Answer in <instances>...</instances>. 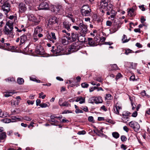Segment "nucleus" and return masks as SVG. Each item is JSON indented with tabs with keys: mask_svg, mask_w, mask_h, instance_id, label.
<instances>
[{
	"mask_svg": "<svg viewBox=\"0 0 150 150\" xmlns=\"http://www.w3.org/2000/svg\"><path fill=\"white\" fill-rule=\"evenodd\" d=\"M13 23L11 21H7L4 32L5 35L11 36L13 34Z\"/></svg>",
	"mask_w": 150,
	"mask_h": 150,
	"instance_id": "obj_1",
	"label": "nucleus"
},
{
	"mask_svg": "<svg viewBox=\"0 0 150 150\" xmlns=\"http://www.w3.org/2000/svg\"><path fill=\"white\" fill-rule=\"evenodd\" d=\"M109 0H102L100 2V7L103 9L107 8L108 11L112 9V5L111 4H108Z\"/></svg>",
	"mask_w": 150,
	"mask_h": 150,
	"instance_id": "obj_2",
	"label": "nucleus"
},
{
	"mask_svg": "<svg viewBox=\"0 0 150 150\" xmlns=\"http://www.w3.org/2000/svg\"><path fill=\"white\" fill-rule=\"evenodd\" d=\"M91 11V9L88 5H83L81 8V12L83 16H89Z\"/></svg>",
	"mask_w": 150,
	"mask_h": 150,
	"instance_id": "obj_3",
	"label": "nucleus"
},
{
	"mask_svg": "<svg viewBox=\"0 0 150 150\" xmlns=\"http://www.w3.org/2000/svg\"><path fill=\"white\" fill-rule=\"evenodd\" d=\"M3 4L1 7L3 10L6 13H8L10 10V4L7 0H4L2 1Z\"/></svg>",
	"mask_w": 150,
	"mask_h": 150,
	"instance_id": "obj_4",
	"label": "nucleus"
},
{
	"mask_svg": "<svg viewBox=\"0 0 150 150\" xmlns=\"http://www.w3.org/2000/svg\"><path fill=\"white\" fill-rule=\"evenodd\" d=\"M78 25L81 30L80 32L81 34H83V35H86L88 33L87 25L84 24L83 21H81L79 24Z\"/></svg>",
	"mask_w": 150,
	"mask_h": 150,
	"instance_id": "obj_5",
	"label": "nucleus"
},
{
	"mask_svg": "<svg viewBox=\"0 0 150 150\" xmlns=\"http://www.w3.org/2000/svg\"><path fill=\"white\" fill-rule=\"evenodd\" d=\"M80 47L78 44L75 42L71 45L69 49L68 50L69 54L76 52L79 50Z\"/></svg>",
	"mask_w": 150,
	"mask_h": 150,
	"instance_id": "obj_6",
	"label": "nucleus"
},
{
	"mask_svg": "<svg viewBox=\"0 0 150 150\" xmlns=\"http://www.w3.org/2000/svg\"><path fill=\"white\" fill-rule=\"evenodd\" d=\"M129 125L135 132H137L139 131L140 126L139 123L135 121H131L129 122Z\"/></svg>",
	"mask_w": 150,
	"mask_h": 150,
	"instance_id": "obj_7",
	"label": "nucleus"
},
{
	"mask_svg": "<svg viewBox=\"0 0 150 150\" xmlns=\"http://www.w3.org/2000/svg\"><path fill=\"white\" fill-rule=\"evenodd\" d=\"M54 13L58 15H62L64 13L63 10L62 8L61 5L58 4L56 5L52 10Z\"/></svg>",
	"mask_w": 150,
	"mask_h": 150,
	"instance_id": "obj_8",
	"label": "nucleus"
},
{
	"mask_svg": "<svg viewBox=\"0 0 150 150\" xmlns=\"http://www.w3.org/2000/svg\"><path fill=\"white\" fill-rule=\"evenodd\" d=\"M121 24L119 23L114 22L112 27L110 29V33H115L121 27Z\"/></svg>",
	"mask_w": 150,
	"mask_h": 150,
	"instance_id": "obj_9",
	"label": "nucleus"
},
{
	"mask_svg": "<svg viewBox=\"0 0 150 150\" xmlns=\"http://www.w3.org/2000/svg\"><path fill=\"white\" fill-rule=\"evenodd\" d=\"M28 20L33 22L35 25H36L39 24L40 22L39 19L36 18L33 15L30 14L28 16Z\"/></svg>",
	"mask_w": 150,
	"mask_h": 150,
	"instance_id": "obj_10",
	"label": "nucleus"
},
{
	"mask_svg": "<svg viewBox=\"0 0 150 150\" xmlns=\"http://www.w3.org/2000/svg\"><path fill=\"white\" fill-rule=\"evenodd\" d=\"M31 38V35L30 34L25 35L23 34L21 36L20 42V45L25 43V42L28 40H29Z\"/></svg>",
	"mask_w": 150,
	"mask_h": 150,
	"instance_id": "obj_11",
	"label": "nucleus"
},
{
	"mask_svg": "<svg viewBox=\"0 0 150 150\" xmlns=\"http://www.w3.org/2000/svg\"><path fill=\"white\" fill-rule=\"evenodd\" d=\"M78 35V34L76 33H71L70 35L68 36L70 43L75 41L77 39Z\"/></svg>",
	"mask_w": 150,
	"mask_h": 150,
	"instance_id": "obj_12",
	"label": "nucleus"
},
{
	"mask_svg": "<svg viewBox=\"0 0 150 150\" xmlns=\"http://www.w3.org/2000/svg\"><path fill=\"white\" fill-rule=\"evenodd\" d=\"M49 5L47 2H43L41 3L38 7L39 10H47L49 8Z\"/></svg>",
	"mask_w": 150,
	"mask_h": 150,
	"instance_id": "obj_13",
	"label": "nucleus"
},
{
	"mask_svg": "<svg viewBox=\"0 0 150 150\" xmlns=\"http://www.w3.org/2000/svg\"><path fill=\"white\" fill-rule=\"evenodd\" d=\"M47 38L52 43H54L56 42L57 38L54 33L52 32L50 34L47 35Z\"/></svg>",
	"mask_w": 150,
	"mask_h": 150,
	"instance_id": "obj_14",
	"label": "nucleus"
},
{
	"mask_svg": "<svg viewBox=\"0 0 150 150\" xmlns=\"http://www.w3.org/2000/svg\"><path fill=\"white\" fill-rule=\"evenodd\" d=\"M63 53V49L61 46L58 45L57 46V49H55L54 53L56 55L55 56L59 55L62 54Z\"/></svg>",
	"mask_w": 150,
	"mask_h": 150,
	"instance_id": "obj_15",
	"label": "nucleus"
},
{
	"mask_svg": "<svg viewBox=\"0 0 150 150\" xmlns=\"http://www.w3.org/2000/svg\"><path fill=\"white\" fill-rule=\"evenodd\" d=\"M18 8L20 13L24 12L27 9L26 7L25 4L23 3H20L18 5Z\"/></svg>",
	"mask_w": 150,
	"mask_h": 150,
	"instance_id": "obj_16",
	"label": "nucleus"
},
{
	"mask_svg": "<svg viewBox=\"0 0 150 150\" xmlns=\"http://www.w3.org/2000/svg\"><path fill=\"white\" fill-rule=\"evenodd\" d=\"M106 14L108 15H111L108 18L109 19H110L111 20H113L116 15V12L112 9L110 11H108Z\"/></svg>",
	"mask_w": 150,
	"mask_h": 150,
	"instance_id": "obj_17",
	"label": "nucleus"
},
{
	"mask_svg": "<svg viewBox=\"0 0 150 150\" xmlns=\"http://www.w3.org/2000/svg\"><path fill=\"white\" fill-rule=\"evenodd\" d=\"M35 52L37 54L43 55L45 54V51L42 47L37 46L35 50Z\"/></svg>",
	"mask_w": 150,
	"mask_h": 150,
	"instance_id": "obj_18",
	"label": "nucleus"
},
{
	"mask_svg": "<svg viewBox=\"0 0 150 150\" xmlns=\"http://www.w3.org/2000/svg\"><path fill=\"white\" fill-rule=\"evenodd\" d=\"M121 106H119L117 103L113 108L114 112L115 114L118 115L119 113L120 110H121Z\"/></svg>",
	"mask_w": 150,
	"mask_h": 150,
	"instance_id": "obj_19",
	"label": "nucleus"
},
{
	"mask_svg": "<svg viewBox=\"0 0 150 150\" xmlns=\"http://www.w3.org/2000/svg\"><path fill=\"white\" fill-rule=\"evenodd\" d=\"M71 24L68 21H64L63 22V27L68 30V31H70V27Z\"/></svg>",
	"mask_w": 150,
	"mask_h": 150,
	"instance_id": "obj_20",
	"label": "nucleus"
},
{
	"mask_svg": "<svg viewBox=\"0 0 150 150\" xmlns=\"http://www.w3.org/2000/svg\"><path fill=\"white\" fill-rule=\"evenodd\" d=\"M57 23V18L55 17H54L48 21V25L49 26H50V25H52Z\"/></svg>",
	"mask_w": 150,
	"mask_h": 150,
	"instance_id": "obj_21",
	"label": "nucleus"
},
{
	"mask_svg": "<svg viewBox=\"0 0 150 150\" xmlns=\"http://www.w3.org/2000/svg\"><path fill=\"white\" fill-rule=\"evenodd\" d=\"M62 42L64 45H68L69 42V41L68 38L64 36L62 38Z\"/></svg>",
	"mask_w": 150,
	"mask_h": 150,
	"instance_id": "obj_22",
	"label": "nucleus"
},
{
	"mask_svg": "<svg viewBox=\"0 0 150 150\" xmlns=\"http://www.w3.org/2000/svg\"><path fill=\"white\" fill-rule=\"evenodd\" d=\"M43 30L41 26H37L36 28H35L34 33L35 34H38L39 33L41 32Z\"/></svg>",
	"mask_w": 150,
	"mask_h": 150,
	"instance_id": "obj_23",
	"label": "nucleus"
},
{
	"mask_svg": "<svg viewBox=\"0 0 150 150\" xmlns=\"http://www.w3.org/2000/svg\"><path fill=\"white\" fill-rule=\"evenodd\" d=\"M6 137V132L0 133V142H4Z\"/></svg>",
	"mask_w": 150,
	"mask_h": 150,
	"instance_id": "obj_24",
	"label": "nucleus"
},
{
	"mask_svg": "<svg viewBox=\"0 0 150 150\" xmlns=\"http://www.w3.org/2000/svg\"><path fill=\"white\" fill-rule=\"evenodd\" d=\"M85 35H81L79 36L78 35L77 39L81 42H85L86 38L85 37Z\"/></svg>",
	"mask_w": 150,
	"mask_h": 150,
	"instance_id": "obj_25",
	"label": "nucleus"
},
{
	"mask_svg": "<svg viewBox=\"0 0 150 150\" xmlns=\"http://www.w3.org/2000/svg\"><path fill=\"white\" fill-rule=\"evenodd\" d=\"M88 44L91 46H95L97 45V44L96 43L95 41L93 40L91 38H88Z\"/></svg>",
	"mask_w": 150,
	"mask_h": 150,
	"instance_id": "obj_26",
	"label": "nucleus"
},
{
	"mask_svg": "<svg viewBox=\"0 0 150 150\" xmlns=\"http://www.w3.org/2000/svg\"><path fill=\"white\" fill-rule=\"evenodd\" d=\"M134 10L133 8L130 9L128 11V15L129 16L131 17L135 16L134 14Z\"/></svg>",
	"mask_w": 150,
	"mask_h": 150,
	"instance_id": "obj_27",
	"label": "nucleus"
},
{
	"mask_svg": "<svg viewBox=\"0 0 150 150\" xmlns=\"http://www.w3.org/2000/svg\"><path fill=\"white\" fill-rule=\"evenodd\" d=\"M103 100L100 97H95V103L96 104L100 103H102Z\"/></svg>",
	"mask_w": 150,
	"mask_h": 150,
	"instance_id": "obj_28",
	"label": "nucleus"
},
{
	"mask_svg": "<svg viewBox=\"0 0 150 150\" xmlns=\"http://www.w3.org/2000/svg\"><path fill=\"white\" fill-rule=\"evenodd\" d=\"M128 65H130L129 67L131 68L135 69L137 66V64L133 62H129Z\"/></svg>",
	"mask_w": 150,
	"mask_h": 150,
	"instance_id": "obj_29",
	"label": "nucleus"
},
{
	"mask_svg": "<svg viewBox=\"0 0 150 150\" xmlns=\"http://www.w3.org/2000/svg\"><path fill=\"white\" fill-rule=\"evenodd\" d=\"M17 82L18 84L20 85L23 84L24 82V79L21 78H18L17 80Z\"/></svg>",
	"mask_w": 150,
	"mask_h": 150,
	"instance_id": "obj_30",
	"label": "nucleus"
},
{
	"mask_svg": "<svg viewBox=\"0 0 150 150\" xmlns=\"http://www.w3.org/2000/svg\"><path fill=\"white\" fill-rule=\"evenodd\" d=\"M129 117L127 116H123L122 118V122L125 123H127V121H129Z\"/></svg>",
	"mask_w": 150,
	"mask_h": 150,
	"instance_id": "obj_31",
	"label": "nucleus"
},
{
	"mask_svg": "<svg viewBox=\"0 0 150 150\" xmlns=\"http://www.w3.org/2000/svg\"><path fill=\"white\" fill-rule=\"evenodd\" d=\"M129 98L131 101V103H135V97L132 95L129 96L128 95Z\"/></svg>",
	"mask_w": 150,
	"mask_h": 150,
	"instance_id": "obj_32",
	"label": "nucleus"
},
{
	"mask_svg": "<svg viewBox=\"0 0 150 150\" xmlns=\"http://www.w3.org/2000/svg\"><path fill=\"white\" fill-rule=\"evenodd\" d=\"M89 103L93 104L94 103H95V97H92L90 98L88 100Z\"/></svg>",
	"mask_w": 150,
	"mask_h": 150,
	"instance_id": "obj_33",
	"label": "nucleus"
},
{
	"mask_svg": "<svg viewBox=\"0 0 150 150\" xmlns=\"http://www.w3.org/2000/svg\"><path fill=\"white\" fill-rule=\"evenodd\" d=\"M11 118V122H15L17 121L18 120H20V119L18 117H16L12 116Z\"/></svg>",
	"mask_w": 150,
	"mask_h": 150,
	"instance_id": "obj_34",
	"label": "nucleus"
},
{
	"mask_svg": "<svg viewBox=\"0 0 150 150\" xmlns=\"http://www.w3.org/2000/svg\"><path fill=\"white\" fill-rule=\"evenodd\" d=\"M134 52H133L132 50H130L129 49H126L125 50V54L126 55H128L129 53H134Z\"/></svg>",
	"mask_w": 150,
	"mask_h": 150,
	"instance_id": "obj_35",
	"label": "nucleus"
},
{
	"mask_svg": "<svg viewBox=\"0 0 150 150\" xmlns=\"http://www.w3.org/2000/svg\"><path fill=\"white\" fill-rule=\"evenodd\" d=\"M2 121H3L5 123H9L10 122H11V120L10 119L8 118H4L2 119Z\"/></svg>",
	"mask_w": 150,
	"mask_h": 150,
	"instance_id": "obj_36",
	"label": "nucleus"
},
{
	"mask_svg": "<svg viewBox=\"0 0 150 150\" xmlns=\"http://www.w3.org/2000/svg\"><path fill=\"white\" fill-rule=\"evenodd\" d=\"M123 43H125L127 42L129 40V39H127V36L125 35H124L123 38L122 39Z\"/></svg>",
	"mask_w": 150,
	"mask_h": 150,
	"instance_id": "obj_37",
	"label": "nucleus"
},
{
	"mask_svg": "<svg viewBox=\"0 0 150 150\" xmlns=\"http://www.w3.org/2000/svg\"><path fill=\"white\" fill-rule=\"evenodd\" d=\"M38 34H35V33H34L33 35V42H35L36 41H37L38 40V36H37V35Z\"/></svg>",
	"mask_w": 150,
	"mask_h": 150,
	"instance_id": "obj_38",
	"label": "nucleus"
},
{
	"mask_svg": "<svg viewBox=\"0 0 150 150\" xmlns=\"http://www.w3.org/2000/svg\"><path fill=\"white\" fill-rule=\"evenodd\" d=\"M112 135L114 138L117 139L119 137L120 135L117 132H114L112 133Z\"/></svg>",
	"mask_w": 150,
	"mask_h": 150,
	"instance_id": "obj_39",
	"label": "nucleus"
},
{
	"mask_svg": "<svg viewBox=\"0 0 150 150\" xmlns=\"http://www.w3.org/2000/svg\"><path fill=\"white\" fill-rule=\"evenodd\" d=\"M111 66L112 68V70H116L119 69L118 67L116 64H114Z\"/></svg>",
	"mask_w": 150,
	"mask_h": 150,
	"instance_id": "obj_40",
	"label": "nucleus"
},
{
	"mask_svg": "<svg viewBox=\"0 0 150 150\" xmlns=\"http://www.w3.org/2000/svg\"><path fill=\"white\" fill-rule=\"evenodd\" d=\"M81 86L83 88H87L88 86L89 85L87 83L84 82L81 84Z\"/></svg>",
	"mask_w": 150,
	"mask_h": 150,
	"instance_id": "obj_41",
	"label": "nucleus"
},
{
	"mask_svg": "<svg viewBox=\"0 0 150 150\" xmlns=\"http://www.w3.org/2000/svg\"><path fill=\"white\" fill-rule=\"evenodd\" d=\"M105 98L108 100H111L112 99L113 97L111 94H106Z\"/></svg>",
	"mask_w": 150,
	"mask_h": 150,
	"instance_id": "obj_42",
	"label": "nucleus"
},
{
	"mask_svg": "<svg viewBox=\"0 0 150 150\" xmlns=\"http://www.w3.org/2000/svg\"><path fill=\"white\" fill-rule=\"evenodd\" d=\"M131 114V113L128 111L124 112L122 113V116H127Z\"/></svg>",
	"mask_w": 150,
	"mask_h": 150,
	"instance_id": "obj_43",
	"label": "nucleus"
},
{
	"mask_svg": "<svg viewBox=\"0 0 150 150\" xmlns=\"http://www.w3.org/2000/svg\"><path fill=\"white\" fill-rule=\"evenodd\" d=\"M69 105V104L67 102L65 101L63 103L61 104L60 106H66L68 107Z\"/></svg>",
	"mask_w": 150,
	"mask_h": 150,
	"instance_id": "obj_44",
	"label": "nucleus"
},
{
	"mask_svg": "<svg viewBox=\"0 0 150 150\" xmlns=\"http://www.w3.org/2000/svg\"><path fill=\"white\" fill-rule=\"evenodd\" d=\"M94 80H96L97 81H98L100 82H102L103 81V79H102L100 77H96L94 78Z\"/></svg>",
	"mask_w": 150,
	"mask_h": 150,
	"instance_id": "obj_45",
	"label": "nucleus"
},
{
	"mask_svg": "<svg viewBox=\"0 0 150 150\" xmlns=\"http://www.w3.org/2000/svg\"><path fill=\"white\" fill-rule=\"evenodd\" d=\"M68 30H66L65 29L62 30V32L63 33H65L66 35H67L68 36H70V34L69 33H68Z\"/></svg>",
	"mask_w": 150,
	"mask_h": 150,
	"instance_id": "obj_46",
	"label": "nucleus"
},
{
	"mask_svg": "<svg viewBox=\"0 0 150 150\" xmlns=\"http://www.w3.org/2000/svg\"><path fill=\"white\" fill-rule=\"evenodd\" d=\"M50 118L52 119H54L55 118H57V119H61V117L59 116L57 117L55 115H51L50 116Z\"/></svg>",
	"mask_w": 150,
	"mask_h": 150,
	"instance_id": "obj_47",
	"label": "nucleus"
},
{
	"mask_svg": "<svg viewBox=\"0 0 150 150\" xmlns=\"http://www.w3.org/2000/svg\"><path fill=\"white\" fill-rule=\"evenodd\" d=\"M39 106L42 108H45L48 106L45 103H41L39 105Z\"/></svg>",
	"mask_w": 150,
	"mask_h": 150,
	"instance_id": "obj_48",
	"label": "nucleus"
},
{
	"mask_svg": "<svg viewBox=\"0 0 150 150\" xmlns=\"http://www.w3.org/2000/svg\"><path fill=\"white\" fill-rule=\"evenodd\" d=\"M121 139L122 141L124 142L126 141L127 139V138L125 136L122 135L121 137Z\"/></svg>",
	"mask_w": 150,
	"mask_h": 150,
	"instance_id": "obj_49",
	"label": "nucleus"
},
{
	"mask_svg": "<svg viewBox=\"0 0 150 150\" xmlns=\"http://www.w3.org/2000/svg\"><path fill=\"white\" fill-rule=\"evenodd\" d=\"M88 121L92 122H94L93 117L92 116H89L88 118Z\"/></svg>",
	"mask_w": 150,
	"mask_h": 150,
	"instance_id": "obj_50",
	"label": "nucleus"
},
{
	"mask_svg": "<svg viewBox=\"0 0 150 150\" xmlns=\"http://www.w3.org/2000/svg\"><path fill=\"white\" fill-rule=\"evenodd\" d=\"M146 21V19L144 18V17L143 16H142L140 18V21L141 23L143 24L144 22Z\"/></svg>",
	"mask_w": 150,
	"mask_h": 150,
	"instance_id": "obj_51",
	"label": "nucleus"
},
{
	"mask_svg": "<svg viewBox=\"0 0 150 150\" xmlns=\"http://www.w3.org/2000/svg\"><path fill=\"white\" fill-rule=\"evenodd\" d=\"M139 7L143 11H144L145 10V8L144 7V5L139 6Z\"/></svg>",
	"mask_w": 150,
	"mask_h": 150,
	"instance_id": "obj_52",
	"label": "nucleus"
},
{
	"mask_svg": "<svg viewBox=\"0 0 150 150\" xmlns=\"http://www.w3.org/2000/svg\"><path fill=\"white\" fill-rule=\"evenodd\" d=\"M34 101H30L29 100H28L27 101V103L29 105H33L34 104Z\"/></svg>",
	"mask_w": 150,
	"mask_h": 150,
	"instance_id": "obj_53",
	"label": "nucleus"
},
{
	"mask_svg": "<svg viewBox=\"0 0 150 150\" xmlns=\"http://www.w3.org/2000/svg\"><path fill=\"white\" fill-rule=\"evenodd\" d=\"M112 22L110 21H106V25L107 26H111L112 24Z\"/></svg>",
	"mask_w": 150,
	"mask_h": 150,
	"instance_id": "obj_54",
	"label": "nucleus"
},
{
	"mask_svg": "<svg viewBox=\"0 0 150 150\" xmlns=\"http://www.w3.org/2000/svg\"><path fill=\"white\" fill-rule=\"evenodd\" d=\"M135 45L138 47L139 48H141L142 47V44L139 42H137L136 43Z\"/></svg>",
	"mask_w": 150,
	"mask_h": 150,
	"instance_id": "obj_55",
	"label": "nucleus"
},
{
	"mask_svg": "<svg viewBox=\"0 0 150 150\" xmlns=\"http://www.w3.org/2000/svg\"><path fill=\"white\" fill-rule=\"evenodd\" d=\"M137 115V111H134L132 114V116L134 117H136Z\"/></svg>",
	"mask_w": 150,
	"mask_h": 150,
	"instance_id": "obj_56",
	"label": "nucleus"
},
{
	"mask_svg": "<svg viewBox=\"0 0 150 150\" xmlns=\"http://www.w3.org/2000/svg\"><path fill=\"white\" fill-rule=\"evenodd\" d=\"M131 105L132 106V109L134 110L136 108V105L134 103H131Z\"/></svg>",
	"mask_w": 150,
	"mask_h": 150,
	"instance_id": "obj_57",
	"label": "nucleus"
},
{
	"mask_svg": "<svg viewBox=\"0 0 150 150\" xmlns=\"http://www.w3.org/2000/svg\"><path fill=\"white\" fill-rule=\"evenodd\" d=\"M86 132L84 130L79 131L78 132V134H86Z\"/></svg>",
	"mask_w": 150,
	"mask_h": 150,
	"instance_id": "obj_58",
	"label": "nucleus"
},
{
	"mask_svg": "<svg viewBox=\"0 0 150 150\" xmlns=\"http://www.w3.org/2000/svg\"><path fill=\"white\" fill-rule=\"evenodd\" d=\"M30 79L31 80L36 81L38 83H39L40 82V80H37L33 78L32 77H30Z\"/></svg>",
	"mask_w": 150,
	"mask_h": 150,
	"instance_id": "obj_59",
	"label": "nucleus"
},
{
	"mask_svg": "<svg viewBox=\"0 0 150 150\" xmlns=\"http://www.w3.org/2000/svg\"><path fill=\"white\" fill-rule=\"evenodd\" d=\"M24 119L26 121H30L32 120V119L31 118H30L27 116H25L24 117Z\"/></svg>",
	"mask_w": 150,
	"mask_h": 150,
	"instance_id": "obj_60",
	"label": "nucleus"
},
{
	"mask_svg": "<svg viewBox=\"0 0 150 150\" xmlns=\"http://www.w3.org/2000/svg\"><path fill=\"white\" fill-rule=\"evenodd\" d=\"M97 88V87L94 86L93 87H92L90 88L89 91L90 92L93 91L94 90H96Z\"/></svg>",
	"mask_w": 150,
	"mask_h": 150,
	"instance_id": "obj_61",
	"label": "nucleus"
},
{
	"mask_svg": "<svg viewBox=\"0 0 150 150\" xmlns=\"http://www.w3.org/2000/svg\"><path fill=\"white\" fill-rule=\"evenodd\" d=\"M85 103V98H84L81 97V99L79 101V103L81 104Z\"/></svg>",
	"mask_w": 150,
	"mask_h": 150,
	"instance_id": "obj_62",
	"label": "nucleus"
},
{
	"mask_svg": "<svg viewBox=\"0 0 150 150\" xmlns=\"http://www.w3.org/2000/svg\"><path fill=\"white\" fill-rule=\"evenodd\" d=\"M75 112H76V113H83V112L82 110H80L79 109H78L76 110Z\"/></svg>",
	"mask_w": 150,
	"mask_h": 150,
	"instance_id": "obj_63",
	"label": "nucleus"
},
{
	"mask_svg": "<svg viewBox=\"0 0 150 150\" xmlns=\"http://www.w3.org/2000/svg\"><path fill=\"white\" fill-rule=\"evenodd\" d=\"M16 101H15L14 102L13 105H18L20 102V100H16Z\"/></svg>",
	"mask_w": 150,
	"mask_h": 150,
	"instance_id": "obj_64",
	"label": "nucleus"
}]
</instances>
